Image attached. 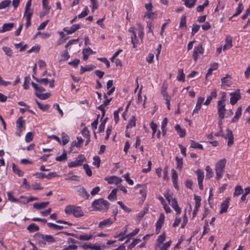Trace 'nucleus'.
Here are the masks:
<instances>
[{
	"label": "nucleus",
	"instance_id": "obj_2",
	"mask_svg": "<svg viewBox=\"0 0 250 250\" xmlns=\"http://www.w3.org/2000/svg\"><path fill=\"white\" fill-rule=\"evenodd\" d=\"M108 202L103 198L95 200L92 203V207L94 210L105 212L109 207Z\"/></svg>",
	"mask_w": 250,
	"mask_h": 250
},
{
	"label": "nucleus",
	"instance_id": "obj_17",
	"mask_svg": "<svg viewBox=\"0 0 250 250\" xmlns=\"http://www.w3.org/2000/svg\"><path fill=\"white\" fill-rule=\"evenodd\" d=\"M242 108L241 106L238 107L235 112L234 116L231 120V122L233 123H236L239 120L240 117L242 114Z\"/></svg>",
	"mask_w": 250,
	"mask_h": 250
},
{
	"label": "nucleus",
	"instance_id": "obj_19",
	"mask_svg": "<svg viewBox=\"0 0 250 250\" xmlns=\"http://www.w3.org/2000/svg\"><path fill=\"white\" fill-rule=\"evenodd\" d=\"M14 27L13 23H6L3 24L1 29H0V33H4L10 31Z\"/></svg>",
	"mask_w": 250,
	"mask_h": 250
},
{
	"label": "nucleus",
	"instance_id": "obj_9",
	"mask_svg": "<svg viewBox=\"0 0 250 250\" xmlns=\"http://www.w3.org/2000/svg\"><path fill=\"white\" fill-rule=\"evenodd\" d=\"M164 219H165L164 214L163 213H161L159 216V219L158 220V221L156 222V223L155 224V226H156L155 231H156V234H158L160 233V229H161L163 226V224L164 223Z\"/></svg>",
	"mask_w": 250,
	"mask_h": 250
},
{
	"label": "nucleus",
	"instance_id": "obj_62",
	"mask_svg": "<svg viewBox=\"0 0 250 250\" xmlns=\"http://www.w3.org/2000/svg\"><path fill=\"white\" fill-rule=\"evenodd\" d=\"M176 160L177 164V168L181 170L183 167V159L179 158L178 157H176Z\"/></svg>",
	"mask_w": 250,
	"mask_h": 250
},
{
	"label": "nucleus",
	"instance_id": "obj_30",
	"mask_svg": "<svg viewBox=\"0 0 250 250\" xmlns=\"http://www.w3.org/2000/svg\"><path fill=\"white\" fill-rule=\"evenodd\" d=\"M190 142H191L190 147L193 148H196V149H200V150L203 149V146L201 144H199L198 143L195 142L193 140H191Z\"/></svg>",
	"mask_w": 250,
	"mask_h": 250
},
{
	"label": "nucleus",
	"instance_id": "obj_8",
	"mask_svg": "<svg viewBox=\"0 0 250 250\" xmlns=\"http://www.w3.org/2000/svg\"><path fill=\"white\" fill-rule=\"evenodd\" d=\"M75 190L78 193L79 195L86 199H87L90 195L86 191L85 188L82 186H78L75 187Z\"/></svg>",
	"mask_w": 250,
	"mask_h": 250
},
{
	"label": "nucleus",
	"instance_id": "obj_60",
	"mask_svg": "<svg viewBox=\"0 0 250 250\" xmlns=\"http://www.w3.org/2000/svg\"><path fill=\"white\" fill-rule=\"evenodd\" d=\"M67 159V155L66 153H63L60 156H57L55 160L58 162H62L66 160Z\"/></svg>",
	"mask_w": 250,
	"mask_h": 250
},
{
	"label": "nucleus",
	"instance_id": "obj_64",
	"mask_svg": "<svg viewBox=\"0 0 250 250\" xmlns=\"http://www.w3.org/2000/svg\"><path fill=\"white\" fill-rule=\"evenodd\" d=\"M81 166V164L79 163L78 160H75L74 161L68 163V166L71 168V167H75L78 166Z\"/></svg>",
	"mask_w": 250,
	"mask_h": 250
},
{
	"label": "nucleus",
	"instance_id": "obj_4",
	"mask_svg": "<svg viewBox=\"0 0 250 250\" xmlns=\"http://www.w3.org/2000/svg\"><path fill=\"white\" fill-rule=\"evenodd\" d=\"M227 160L226 159H223L218 161L215 165V174L216 179L219 180L222 178L225 167L226 165Z\"/></svg>",
	"mask_w": 250,
	"mask_h": 250
},
{
	"label": "nucleus",
	"instance_id": "obj_26",
	"mask_svg": "<svg viewBox=\"0 0 250 250\" xmlns=\"http://www.w3.org/2000/svg\"><path fill=\"white\" fill-rule=\"evenodd\" d=\"M31 85L37 93H41V92L45 91V89L43 87L38 85L33 82H31Z\"/></svg>",
	"mask_w": 250,
	"mask_h": 250
},
{
	"label": "nucleus",
	"instance_id": "obj_53",
	"mask_svg": "<svg viewBox=\"0 0 250 250\" xmlns=\"http://www.w3.org/2000/svg\"><path fill=\"white\" fill-rule=\"evenodd\" d=\"M21 198H25L26 199V201L25 202H22V203L24 204H26L30 202H32L33 201H35V200H37L38 199V198L37 197H32V196H31L28 198H26L25 197L23 196H21L20 197Z\"/></svg>",
	"mask_w": 250,
	"mask_h": 250
},
{
	"label": "nucleus",
	"instance_id": "obj_39",
	"mask_svg": "<svg viewBox=\"0 0 250 250\" xmlns=\"http://www.w3.org/2000/svg\"><path fill=\"white\" fill-rule=\"evenodd\" d=\"M47 226L48 227L53 228L55 230H61L64 228V227L62 226L58 225L52 223H48Z\"/></svg>",
	"mask_w": 250,
	"mask_h": 250
},
{
	"label": "nucleus",
	"instance_id": "obj_37",
	"mask_svg": "<svg viewBox=\"0 0 250 250\" xmlns=\"http://www.w3.org/2000/svg\"><path fill=\"white\" fill-rule=\"evenodd\" d=\"M136 119L135 116H132V118L129 121L126 127V129L131 128L136 125Z\"/></svg>",
	"mask_w": 250,
	"mask_h": 250
},
{
	"label": "nucleus",
	"instance_id": "obj_55",
	"mask_svg": "<svg viewBox=\"0 0 250 250\" xmlns=\"http://www.w3.org/2000/svg\"><path fill=\"white\" fill-rule=\"evenodd\" d=\"M141 240L140 239H135L132 243L128 246V249L131 250L133 249L137 244L140 242Z\"/></svg>",
	"mask_w": 250,
	"mask_h": 250
},
{
	"label": "nucleus",
	"instance_id": "obj_29",
	"mask_svg": "<svg viewBox=\"0 0 250 250\" xmlns=\"http://www.w3.org/2000/svg\"><path fill=\"white\" fill-rule=\"evenodd\" d=\"M27 230L30 232H33L39 230V227L35 224L32 223L29 225L27 228Z\"/></svg>",
	"mask_w": 250,
	"mask_h": 250
},
{
	"label": "nucleus",
	"instance_id": "obj_28",
	"mask_svg": "<svg viewBox=\"0 0 250 250\" xmlns=\"http://www.w3.org/2000/svg\"><path fill=\"white\" fill-rule=\"evenodd\" d=\"M12 169L14 172L19 176L22 177L23 176L24 172L21 171L14 163L12 164Z\"/></svg>",
	"mask_w": 250,
	"mask_h": 250
},
{
	"label": "nucleus",
	"instance_id": "obj_45",
	"mask_svg": "<svg viewBox=\"0 0 250 250\" xmlns=\"http://www.w3.org/2000/svg\"><path fill=\"white\" fill-rule=\"evenodd\" d=\"M177 79L180 81H185V74L183 72V69H179L178 70V74L177 76Z\"/></svg>",
	"mask_w": 250,
	"mask_h": 250
},
{
	"label": "nucleus",
	"instance_id": "obj_58",
	"mask_svg": "<svg viewBox=\"0 0 250 250\" xmlns=\"http://www.w3.org/2000/svg\"><path fill=\"white\" fill-rule=\"evenodd\" d=\"M88 13L89 10L87 7H85L84 9V10L83 12H82L81 14L78 15V17L79 18H84L88 15Z\"/></svg>",
	"mask_w": 250,
	"mask_h": 250
},
{
	"label": "nucleus",
	"instance_id": "obj_32",
	"mask_svg": "<svg viewBox=\"0 0 250 250\" xmlns=\"http://www.w3.org/2000/svg\"><path fill=\"white\" fill-rule=\"evenodd\" d=\"M32 78L37 82L42 83L44 85H47L48 83V80L47 78L38 79L35 77L34 75L32 76Z\"/></svg>",
	"mask_w": 250,
	"mask_h": 250
},
{
	"label": "nucleus",
	"instance_id": "obj_21",
	"mask_svg": "<svg viewBox=\"0 0 250 250\" xmlns=\"http://www.w3.org/2000/svg\"><path fill=\"white\" fill-rule=\"evenodd\" d=\"M94 53L92 50L89 48H86L85 49H83V58L84 60L86 61L88 59V56L90 54H92Z\"/></svg>",
	"mask_w": 250,
	"mask_h": 250
},
{
	"label": "nucleus",
	"instance_id": "obj_14",
	"mask_svg": "<svg viewBox=\"0 0 250 250\" xmlns=\"http://www.w3.org/2000/svg\"><path fill=\"white\" fill-rule=\"evenodd\" d=\"M104 180L107 182L109 184H119L122 181V179L116 176H112L109 177H105Z\"/></svg>",
	"mask_w": 250,
	"mask_h": 250
},
{
	"label": "nucleus",
	"instance_id": "obj_36",
	"mask_svg": "<svg viewBox=\"0 0 250 250\" xmlns=\"http://www.w3.org/2000/svg\"><path fill=\"white\" fill-rule=\"evenodd\" d=\"M243 193V189L241 186L237 185L235 188V191L233 193L234 196H238Z\"/></svg>",
	"mask_w": 250,
	"mask_h": 250
},
{
	"label": "nucleus",
	"instance_id": "obj_42",
	"mask_svg": "<svg viewBox=\"0 0 250 250\" xmlns=\"http://www.w3.org/2000/svg\"><path fill=\"white\" fill-rule=\"evenodd\" d=\"M25 122V120H23L21 117H20L16 121V124L17 128L22 129Z\"/></svg>",
	"mask_w": 250,
	"mask_h": 250
},
{
	"label": "nucleus",
	"instance_id": "obj_54",
	"mask_svg": "<svg viewBox=\"0 0 250 250\" xmlns=\"http://www.w3.org/2000/svg\"><path fill=\"white\" fill-rule=\"evenodd\" d=\"M33 139V135L31 132H28L25 137V141L26 143H29L32 141Z\"/></svg>",
	"mask_w": 250,
	"mask_h": 250
},
{
	"label": "nucleus",
	"instance_id": "obj_15",
	"mask_svg": "<svg viewBox=\"0 0 250 250\" xmlns=\"http://www.w3.org/2000/svg\"><path fill=\"white\" fill-rule=\"evenodd\" d=\"M225 138L228 139V145L229 146H231L233 144V135L230 129L228 128L227 129V135L225 136Z\"/></svg>",
	"mask_w": 250,
	"mask_h": 250
},
{
	"label": "nucleus",
	"instance_id": "obj_33",
	"mask_svg": "<svg viewBox=\"0 0 250 250\" xmlns=\"http://www.w3.org/2000/svg\"><path fill=\"white\" fill-rule=\"evenodd\" d=\"M36 95L40 99L42 100H45L48 99L50 97V94L48 93L41 94V93L36 92Z\"/></svg>",
	"mask_w": 250,
	"mask_h": 250
},
{
	"label": "nucleus",
	"instance_id": "obj_59",
	"mask_svg": "<svg viewBox=\"0 0 250 250\" xmlns=\"http://www.w3.org/2000/svg\"><path fill=\"white\" fill-rule=\"evenodd\" d=\"M179 27L180 28L183 27H186V16L185 15H183L181 17Z\"/></svg>",
	"mask_w": 250,
	"mask_h": 250
},
{
	"label": "nucleus",
	"instance_id": "obj_40",
	"mask_svg": "<svg viewBox=\"0 0 250 250\" xmlns=\"http://www.w3.org/2000/svg\"><path fill=\"white\" fill-rule=\"evenodd\" d=\"M116 193L117 191L116 189H113L112 190L111 193L108 196V199L110 201H114L116 199L117 196H116Z\"/></svg>",
	"mask_w": 250,
	"mask_h": 250
},
{
	"label": "nucleus",
	"instance_id": "obj_3",
	"mask_svg": "<svg viewBox=\"0 0 250 250\" xmlns=\"http://www.w3.org/2000/svg\"><path fill=\"white\" fill-rule=\"evenodd\" d=\"M64 211L67 215L73 214L75 217H80L83 216V212L79 206L68 205L65 207Z\"/></svg>",
	"mask_w": 250,
	"mask_h": 250
},
{
	"label": "nucleus",
	"instance_id": "obj_35",
	"mask_svg": "<svg viewBox=\"0 0 250 250\" xmlns=\"http://www.w3.org/2000/svg\"><path fill=\"white\" fill-rule=\"evenodd\" d=\"M35 101H36V104H37V105L38 106V107L41 110H42L43 111H47L49 109V105L42 104L40 103H39L38 101V100H37L36 99L35 100Z\"/></svg>",
	"mask_w": 250,
	"mask_h": 250
},
{
	"label": "nucleus",
	"instance_id": "obj_47",
	"mask_svg": "<svg viewBox=\"0 0 250 250\" xmlns=\"http://www.w3.org/2000/svg\"><path fill=\"white\" fill-rule=\"evenodd\" d=\"M2 50L6 55L9 57H12L13 56V51L12 49H11L9 47L7 46H3L2 47Z\"/></svg>",
	"mask_w": 250,
	"mask_h": 250
},
{
	"label": "nucleus",
	"instance_id": "obj_48",
	"mask_svg": "<svg viewBox=\"0 0 250 250\" xmlns=\"http://www.w3.org/2000/svg\"><path fill=\"white\" fill-rule=\"evenodd\" d=\"M62 143L63 144V145H65L66 144H67L68 143V142L69 141V137L65 133H62Z\"/></svg>",
	"mask_w": 250,
	"mask_h": 250
},
{
	"label": "nucleus",
	"instance_id": "obj_16",
	"mask_svg": "<svg viewBox=\"0 0 250 250\" xmlns=\"http://www.w3.org/2000/svg\"><path fill=\"white\" fill-rule=\"evenodd\" d=\"M217 96V91L215 89H213L210 93L209 95L207 96V99L205 103H204V105H208L210 104L212 98H216Z\"/></svg>",
	"mask_w": 250,
	"mask_h": 250
},
{
	"label": "nucleus",
	"instance_id": "obj_27",
	"mask_svg": "<svg viewBox=\"0 0 250 250\" xmlns=\"http://www.w3.org/2000/svg\"><path fill=\"white\" fill-rule=\"evenodd\" d=\"M42 7L43 9H45L46 11L44 12V14L43 15H44L49 13V11L51 8V7L48 5V0H42Z\"/></svg>",
	"mask_w": 250,
	"mask_h": 250
},
{
	"label": "nucleus",
	"instance_id": "obj_10",
	"mask_svg": "<svg viewBox=\"0 0 250 250\" xmlns=\"http://www.w3.org/2000/svg\"><path fill=\"white\" fill-rule=\"evenodd\" d=\"M198 179V184L200 189L203 188V181L204 178V173L203 171L198 169L195 172Z\"/></svg>",
	"mask_w": 250,
	"mask_h": 250
},
{
	"label": "nucleus",
	"instance_id": "obj_50",
	"mask_svg": "<svg viewBox=\"0 0 250 250\" xmlns=\"http://www.w3.org/2000/svg\"><path fill=\"white\" fill-rule=\"evenodd\" d=\"M107 118H105L103 121H102L101 124L99 126V132L101 133L104 131L105 125L107 121Z\"/></svg>",
	"mask_w": 250,
	"mask_h": 250
},
{
	"label": "nucleus",
	"instance_id": "obj_49",
	"mask_svg": "<svg viewBox=\"0 0 250 250\" xmlns=\"http://www.w3.org/2000/svg\"><path fill=\"white\" fill-rule=\"evenodd\" d=\"M117 204H119L121 208L124 210V211L126 212H130L131 211V209L126 207L125 204H124L121 201H118Z\"/></svg>",
	"mask_w": 250,
	"mask_h": 250
},
{
	"label": "nucleus",
	"instance_id": "obj_34",
	"mask_svg": "<svg viewBox=\"0 0 250 250\" xmlns=\"http://www.w3.org/2000/svg\"><path fill=\"white\" fill-rule=\"evenodd\" d=\"M11 3L10 0H4L0 2V10L9 6Z\"/></svg>",
	"mask_w": 250,
	"mask_h": 250
},
{
	"label": "nucleus",
	"instance_id": "obj_25",
	"mask_svg": "<svg viewBox=\"0 0 250 250\" xmlns=\"http://www.w3.org/2000/svg\"><path fill=\"white\" fill-rule=\"evenodd\" d=\"M139 229L136 228L131 233H130L129 234L126 235L125 236V237H126L127 239L125 241V243H128L129 241L130 238L132 237V236L137 235L139 232Z\"/></svg>",
	"mask_w": 250,
	"mask_h": 250
},
{
	"label": "nucleus",
	"instance_id": "obj_24",
	"mask_svg": "<svg viewBox=\"0 0 250 250\" xmlns=\"http://www.w3.org/2000/svg\"><path fill=\"white\" fill-rule=\"evenodd\" d=\"M244 7L243 4L242 3H239L238 5V6L236 9L235 13L233 14V15L230 17L229 20H230L232 17H236L240 14V13L243 10Z\"/></svg>",
	"mask_w": 250,
	"mask_h": 250
},
{
	"label": "nucleus",
	"instance_id": "obj_31",
	"mask_svg": "<svg viewBox=\"0 0 250 250\" xmlns=\"http://www.w3.org/2000/svg\"><path fill=\"white\" fill-rule=\"evenodd\" d=\"M93 237L92 234H83V235H81L79 236H76V237L80 240H84V241H87L89 240L92 239Z\"/></svg>",
	"mask_w": 250,
	"mask_h": 250
},
{
	"label": "nucleus",
	"instance_id": "obj_6",
	"mask_svg": "<svg viewBox=\"0 0 250 250\" xmlns=\"http://www.w3.org/2000/svg\"><path fill=\"white\" fill-rule=\"evenodd\" d=\"M31 4L32 0H28L25 4L24 13V17L25 18L31 19L33 14V10L31 8Z\"/></svg>",
	"mask_w": 250,
	"mask_h": 250
},
{
	"label": "nucleus",
	"instance_id": "obj_22",
	"mask_svg": "<svg viewBox=\"0 0 250 250\" xmlns=\"http://www.w3.org/2000/svg\"><path fill=\"white\" fill-rule=\"evenodd\" d=\"M175 129L179 134L180 137L183 138L186 135V130L182 129L179 125H176Z\"/></svg>",
	"mask_w": 250,
	"mask_h": 250
},
{
	"label": "nucleus",
	"instance_id": "obj_13",
	"mask_svg": "<svg viewBox=\"0 0 250 250\" xmlns=\"http://www.w3.org/2000/svg\"><path fill=\"white\" fill-rule=\"evenodd\" d=\"M230 198H227L221 205L220 213L222 214L227 212L229 204Z\"/></svg>",
	"mask_w": 250,
	"mask_h": 250
},
{
	"label": "nucleus",
	"instance_id": "obj_43",
	"mask_svg": "<svg viewBox=\"0 0 250 250\" xmlns=\"http://www.w3.org/2000/svg\"><path fill=\"white\" fill-rule=\"evenodd\" d=\"M185 5L188 8H192L195 5L196 0H183Z\"/></svg>",
	"mask_w": 250,
	"mask_h": 250
},
{
	"label": "nucleus",
	"instance_id": "obj_56",
	"mask_svg": "<svg viewBox=\"0 0 250 250\" xmlns=\"http://www.w3.org/2000/svg\"><path fill=\"white\" fill-rule=\"evenodd\" d=\"M95 67L94 66H86L85 67H83V66H81V73H83L86 71H91L94 69Z\"/></svg>",
	"mask_w": 250,
	"mask_h": 250
},
{
	"label": "nucleus",
	"instance_id": "obj_44",
	"mask_svg": "<svg viewBox=\"0 0 250 250\" xmlns=\"http://www.w3.org/2000/svg\"><path fill=\"white\" fill-rule=\"evenodd\" d=\"M78 177L77 175H73L72 172H70L67 175V177L65 178V180L66 181H78Z\"/></svg>",
	"mask_w": 250,
	"mask_h": 250
},
{
	"label": "nucleus",
	"instance_id": "obj_46",
	"mask_svg": "<svg viewBox=\"0 0 250 250\" xmlns=\"http://www.w3.org/2000/svg\"><path fill=\"white\" fill-rule=\"evenodd\" d=\"M78 141L76 142H73L72 143V146H76L77 147H80L81 146V144L83 142V140L81 137H77Z\"/></svg>",
	"mask_w": 250,
	"mask_h": 250
},
{
	"label": "nucleus",
	"instance_id": "obj_23",
	"mask_svg": "<svg viewBox=\"0 0 250 250\" xmlns=\"http://www.w3.org/2000/svg\"><path fill=\"white\" fill-rule=\"evenodd\" d=\"M232 39L230 37H228L227 38H226L225 40V44H224L223 47V50H225L232 47Z\"/></svg>",
	"mask_w": 250,
	"mask_h": 250
},
{
	"label": "nucleus",
	"instance_id": "obj_52",
	"mask_svg": "<svg viewBox=\"0 0 250 250\" xmlns=\"http://www.w3.org/2000/svg\"><path fill=\"white\" fill-rule=\"evenodd\" d=\"M83 169H84L86 174L88 176H91L92 175V172L91 168L89 167V166L87 164H85L83 165Z\"/></svg>",
	"mask_w": 250,
	"mask_h": 250
},
{
	"label": "nucleus",
	"instance_id": "obj_12",
	"mask_svg": "<svg viewBox=\"0 0 250 250\" xmlns=\"http://www.w3.org/2000/svg\"><path fill=\"white\" fill-rule=\"evenodd\" d=\"M230 95H231L230 103L232 105L235 104L241 98V95L239 91L231 93Z\"/></svg>",
	"mask_w": 250,
	"mask_h": 250
},
{
	"label": "nucleus",
	"instance_id": "obj_57",
	"mask_svg": "<svg viewBox=\"0 0 250 250\" xmlns=\"http://www.w3.org/2000/svg\"><path fill=\"white\" fill-rule=\"evenodd\" d=\"M150 126L152 130V138H153L155 133L157 131V129L158 126H157V125L155 123H154L153 122H151L150 123Z\"/></svg>",
	"mask_w": 250,
	"mask_h": 250
},
{
	"label": "nucleus",
	"instance_id": "obj_51",
	"mask_svg": "<svg viewBox=\"0 0 250 250\" xmlns=\"http://www.w3.org/2000/svg\"><path fill=\"white\" fill-rule=\"evenodd\" d=\"M127 230V227L126 226L123 229V230L121 231L119 233L115 234L114 236L115 238H117L121 236H124L126 233Z\"/></svg>",
	"mask_w": 250,
	"mask_h": 250
},
{
	"label": "nucleus",
	"instance_id": "obj_20",
	"mask_svg": "<svg viewBox=\"0 0 250 250\" xmlns=\"http://www.w3.org/2000/svg\"><path fill=\"white\" fill-rule=\"evenodd\" d=\"M230 78L231 77L229 75H227L225 77L222 78L221 80L222 86H229L231 84Z\"/></svg>",
	"mask_w": 250,
	"mask_h": 250
},
{
	"label": "nucleus",
	"instance_id": "obj_5",
	"mask_svg": "<svg viewBox=\"0 0 250 250\" xmlns=\"http://www.w3.org/2000/svg\"><path fill=\"white\" fill-rule=\"evenodd\" d=\"M225 99L224 97L222 100L217 102V109L218 117L221 119H224L225 117L226 109L225 108Z\"/></svg>",
	"mask_w": 250,
	"mask_h": 250
},
{
	"label": "nucleus",
	"instance_id": "obj_18",
	"mask_svg": "<svg viewBox=\"0 0 250 250\" xmlns=\"http://www.w3.org/2000/svg\"><path fill=\"white\" fill-rule=\"evenodd\" d=\"M48 205V202H36L33 204V208L37 209H42L45 208Z\"/></svg>",
	"mask_w": 250,
	"mask_h": 250
},
{
	"label": "nucleus",
	"instance_id": "obj_38",
	"mask_svg": "<svg viewBox=\"0 0 250 250\" xmlns=\"http://www.w3.org/2000/svg\"><path fill=\"white\" fill-rule=\"evenodd\" d=\"M206 178L210 179L211 178L213 175V172L211 168V167L208 166L206 167Z\"/></svg>",
	"mask_w": 250,
	"mask_h": 250
},
{
	"label": "nucleus",
	"instance_id": "obj_41",
	"mask_svg": "<svg viewBox=\"0 0 250 250\" xmlns=\"http://www.w3.org/2000/svg\"><path fill=\"white\" fill-rule=\"evenodd\" d=\"M7 195L8 197V200L12 202H20V200L18 199H16L12 195V192L11 191L7 192Z\"/></svg>",
	"mask_w": 250,
	"mask_h": 250
},
{
	"label": "nucleus",
	"instance_id": "obj_7",
	"mask_svg": "<svg viewBox=\"0 0 250 250\" xmlns=\"http://www.w3.org/2000/svg\"><path fill=\"white\" fill-rule=\"evenodd\" d=\"M204 49L203 47L202 44H199L194 48V51L192 55L193 60L196 61L200 55L203 54Z\"/></svg>",
	"mask_w": 250,
	"mask_h": 250
},
{
	"label": "nucleus",
	"instance_id": "obj_1",
	"mask_svg": "<svg viewBox=\"0 0 250 250\" xmlns=\"http://www.w3.org/2000/svg\"><path fill=\"white\" fill-rule=\"evenodd\" d=\"M35 240L41 246H44L46 244H51L55 242V238L51 235L42 234L37 233L34 236Z\"/></svg>",
	"mask_w": 250,
	"mask_h": 250
},
{
	"label": "nucleus",
	"instance_id": "obj_61",
	"mask_svg": "<svg viewBox=\"0 0 250 250\" xmlns=\"http://www.w3.org/2000/svg\"><path fill=\"white\" fill-rule=\"evenodd\" d=\"M93 165L97 167H99L101 162L100 157L99 156H95L93 158Z\"/></svg>",
	"mask_w": 250,
	"mask_h": 250
},
{
	"label": "nucleus",
	"instance_id": "obj_11",
	"mask_svg": "<svg viewBox=\"0 0 250 250\" xmlns=\"http://www.w3.org/2000/svg\"><path fill=\"white\" fill-rule=\"evenodd\" d=\"M114 222V220H113L110 218L104 219L99 223V228L100 229H104L105 227H110Z\"/></svg>",
	"mask_w": 250,
	"mask_h": 250
},
{
	"label": "nucleus",
	"instance_id": "obj_63",
	"mask_svg": "<svg viewBox=\"0 0 250 250\" xmlns=\"http://www.w3.org/2000/svg\"><path fill=\"white\" fill-rule=\"evenodd\" d=\"M124 178L125 179L127 183L130 185H133L134 184L133 181L129 178V174L128 173L125 174L123 175Z\"/></svg>",
	"mask_w": 250,
	"mask_h": 250
}]
</instances>
